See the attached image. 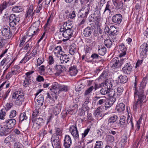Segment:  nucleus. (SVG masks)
Listing matches in <instances>:
<instances>
[{"instance_id":"1","label":"nucleus","mask_w":148,"mask_h":148,"mask_svg":"<svg viewBox=\"0 0 148 148\" xmlns=\"http://www.w3.org/2000/svg\"><path fill=\"white\" fill-rule=\"evenodd\" d=\"M136 78L135 79V82L134 84L133 90H134V95L135 96L138 95L144 94V89L146 85V82L145 79H143L142 82L140 83L139 86H137V81L136 80Z\"/></svg>"},{"instance_id":"2","label":"nucleus","mask_w":148,"mask_h":148,"mask_svg":"<svg viewBox=\"0 0 148 148\" xmlns=\"http://www.w3.org/2000/svg\"><path fill=\"white\" fill-rule=\"evenodd\" d=\"M134 97L135 99L138 98L137 101L134 103L133 105V110H136L140 106L141 107V104L145 102L146 96L144 94H142L138 95L136 96L134 95Z\"/></svg>"},{"instance_id":"3","label":"nucleus","mask_w":148,"mask_h":148,"mask_svg":"<svg viewBox=\"0 0 148 148\" xmlns=\"http://www.w3.org/2000/svg\"><path fill=\"white\" fill-rule=\"evenodd\" d=\"M39 22L37 21L34 23L29 27L27 32L28 36L32 37L34 35L37 34L39 31L38 28L39 25Z\"/></svg>"},{"instance_id":"4","label":"nucleus","mask_w":148,"mask_h":148,"mask_svg":"<svg viewBox=\"0 0 148 148\" xmlns=\"http://www.w3.org/2000/svg\"><path fill=\"white\" fill-rule=\"evenodd\" d=\"M20 21L19 18L16 16L14 14H11L9 17V22L10 27L13 28L12 29L15 30L16 27L15 26Z\"/></svg>"},{"instance_id":"5","label":"nucleus","mask_w":148,"mask_h":148,"mask_svg":"<svg viewBox=\"0 0 148 148\" xmlns=\"http://www.w3.org/2000/svg\"><path fill=\"white\" fill-rule=\"evenodd\" d=\"M16 122L15 119H10L6 120L2 122V124L5 127L6 130L8 132V130L14 127L16 124Z\"/></svg>"},{"instance_id":"6","label":"nucleus","mask_w":148,"mask_h":148,"mask_svg":"<svg viewBox=\"0 0 148 148\" xmlns=\"http://www.w3.org/2000/svg\"><path fill=\"white\" fill-rule=\"evenodd\" d=\"M60 34H62L63 37L66 38V40H68L71 38L73 33V30L66 29L64 28L61 27L60 29Z\"/></svg>"},{"instance_id":"7","label":"nucleus","mask_w":148,"mask_h":148,"mask_svg":"<svg viewBox=\"0 0 148 148\" xmlns=\"http://www.w3.org/2000/svg\"><path fill=\"white\" fill-rule=\"evenodd\" d=\"M2 35L7 39L10 38L12 34L10 31L9 27L6 26L2 27L1 29Z\"/></svg>"},{"instance_id":"8","label":"nucleus","mask_w":148,"mask_h":148,"mask_svg":"<svg viewBox=\"0 0 148 148\" xmlns=\"http://www.w3.org/2000/svg\"><path fill=\"white\" fill-rule=\"evenodd\" d=\"M51 141L54 148H61L60 140L59 137L56 135L52 136L51 138Z\"/></svg>"},{"instance_id":"9","label":"nucleus","mask_w":148,"mask_h":148,"mask_svg":"<svg viewBox=\"0 0 148 148\" xmlns=\"http://www.w3.org/2000/svg\"><path fill=\"white\" fill-rule=\"evenodd\" d=\"M69 131L75 140H77L79 139L78 131L76 125L75 126L73 125L71 126L69 128Z\"/></svg>"},{"instance_id":"10","label":"nucleus","mask_w":148,"mask_h":148,"mask_svg":"<svg viewBox=\"0 0 148 148\" xmlns=\"http://www.w3.org/2000/svg\"><path fill=\"white\" fill-rule=\"evenodd\" d=\"M122 15L119 14H116L114 15L112 17V21L116 24L119 25L121 22L122 20Z\"/></svg>"},{"instance_id":"11","label":"nucleus","mask_w":148,"mask_h":148,"mask_svg":"<svg viewBox=\"0 0 148 148\" xmlns=\"http://www.w3.org/2000/svg\"><path fill=\"white\" fill-rule=\"evenodd\" d=\"M90 8V5L89 4L87 5L83 8L80 13V16L81 18H83L86 17L88 14Z\"/></svg>"},{"instance_id":"12","label":"nucleus","mask_w":148,"mask_h":148,"mask_svg":"<svg viewBox=\"0 0 148 148\" xmlns=\"http://www.w3.org/2000/svg\"><path fill=\"white\" fill-rule=\"evenodd\" d=\"M60 84L57 82H54L53 83L51 88L50 89V90L54 92L56 94H58L60 92Z\"/></svg>"},{"instance_id":"13","label":"nucleus","mask_w":148,"mask_h":148,"mask_svg":"<svg viewBox=\"0 0 148 148\" xmlns=\"http://www.w3.org/2000/svg\"><path fill=\"white\" fill-rule=\"evenodd\" d=\"M148 51V42L144 43L140 47V53L141 55L144 56Z\"/></svg>"},{"instance_id":"14","label":"nucleus","mask_w":148,"mask_h":148,"mask_svg":"<svg viewBox=\"0 0 148 148\" xmlns=\"http://www.w3.org/2000/svg\"><path fill=\"white\" fill-rule=\"evenodd\" d=\"M126 48L123 44L120 45L119 47V56L120 58L125 56L126 54Z\"/></svg>"},{"instance_id":"15","label":"nucleus","mask_w":148,"mask_h":148,"mask_svg":"<svg viewBox=\"0 0 148 148\" xmlns=\"http://www.w3.org/2000/svg\"><path fill=\"white\" fill-rule=\"evenodd\" d=\"M64 146L65 148H69L71 145V137L68 135H66L64 140Z\"/></svg>"},{"instance_id":"16","label":"nucleus","mask_w":148,"mask_h":148,"mask_svg":"<svg viewBox=\"0 0 148 148\" xmlns=\"http://www.w3.org/2000/svg\"><path fill=\"white\" fill-rule=\"evenodd\" d=\"M113 7L110 1H108L106 4L103 14L106 15L110 14L111 12V9Z\"/></svg>"},{"instance_id":"17","label":"nucleus","mask_w":148,"mask_h":148,"mask_svg":"<svg viewBox=\"0 0 148 148\" xmlns=\"http://www.w3.org/2000/svg\"><path fill=\"white\" fill-rule=\"evenodd\" d=\"M54 67L56 74L58 75H59L65 69V67L62 65H56Z\"/></svg>"},{"instance_id":"18","label":"nucleus","mask_w":148,"mask_h":148,"mask_svg":"<svg viewBox=\"0 0 148 148\" xmlns=\"http://www.w3.org/2000/svg\"><path fill=\"white\" fill-rule=\"evenodd\" d=\"M132 67L129 63L125 64L122 68V70L124 73L127 74H130L132 71Z\"/></svg>"},{"instance_id":"19","label":"nucleus","mask_w":148,"mask_h":148,"mask_svg":"<svg viewBox=\"0 0 148 148\" xmlns=\"http://www.w3.org/2000/svg\"><path fill=\"white\" fill-rule=\"evenodd\" d=\"M60 57V60L62 63L65 64L68 62L70 58L69 57V55L62 53Z\"/></svg>"},{"instance_id":"20","label":"nucleus","mask_w":148,"mask_h":148,"mask_svg":"<svg viewBox=\"0 0 148 148\" xmlns=\"http://www.w3.org/2000/svg\"><path fill=\"white\" fill-rule=\"evenodd\" d=\"M33 7L32 5H30L28 9L26 11L25 14V17L26 18H32L33 15L35 12H33Z\"/></svg>"},{"instance_id":"21","label":"nucleus","mask_w":148,"mask_h":148,"mask_svg":"<svg viewBox=\"0 0 148 148\" xmlns=\"http://www.w3.org/2000/svg\"><path fill=\"white\" fill-rule=\"evenodd\" d=\"M24 97L23 95H20L18 96L15 101V103L18 106H20L23 102Z\"/></svg>"},{"instance_id":"22","label":"nucleus","mask_w":148,"mask_h":148,"mask_svg":"<svg viewBox=\"0 0 148 148\" xmlns=\"http://www.w3.org/2000/svg\"><path fill=\"white\" fill-rule=\"evenodd\" d=\"M77 72L78 70L76 66H71L69 68V73L71 76L75 75L77 74Z\"/></svg>"},{"instance_id":"23","label":"nucleus","mask_w":148,"mask_h":148,"mask_svg":"<svg viewBox=\"0 0 148 148\" xmlns=\"http://www.w3.org/2000/svg\"><path fill=\"white\" fill-rule=\"evenodd\" d=\"M116 98H110L105 103V106L106 108H108L111 106L115 101Z\"/></svg>"},{"instance_id":"24","label":"nucleus","mask_w":148,"mask_h":148,"mask_svg":"<svg viewBox=\"0 0 148 148\" xmlns=\"http://www.w3.org/2000/svg\"><path fill=\"white\" fill-rule=\"evenodd\" d=\"M93 30L90 27L86 28L83 32V35L85 37H87L90 36L92 34Z\"/></svg>"},{"instance_id":"25","label":"nucleus","mask_w":148,"mask_h":148,"mask_svg":"<svg viewBox=\"0 0 148 148\" xmlns=\"http://www.w3.org/2000/svg\"><path fill=\"white\" fill-rule=\"evenodd\" d=\"M85 86V85L83 82H79L75 87V89L77 92L83 89Z\"/></svg>"},{"instance_id":"26","label":"nucleus","mask_w":148,"mask_h":148,"mask_svg":"<svg viewBox=\"0 0 148 148\" xmlns=\"http://www.w3.org/2000/svg\"><path fill=\"white\" fill-rule=\"evenodd\" d=\"M32 43L31 39L30 38L23 46V49L25 50H27L28 49H30L32 47Z\"/></svg>"},{"instance_id":"27","label":"nucleus","mask_w":148,"mask_h":148,"mask_svg":"<svg viewBox=\"0 0 148 148\" xmlns=\"http://www.w3.org/2000/svg\"><path fill=\"white\" fill-rule=\"evenodd\" d=\"M119 63L118 58L117 57L111 60L110 63V65L112 68L116 67L118 66Z\"/></svg>"},{"instance_id":"28","label":"nucleus","mask_w":148,"mask_h":148,"mask_svg":"<svg viewBox=\"0 0 148 148\" xmlns=\"http://www.w3.org/2000/svg\"><path fill=\"white\" fill-rule=\"evenodd\" d=\"M101 89L100 90V93L102 95H105L108 94V91H110V89L106 87L103 84H101Z\"/></svg>"},{"instance_id":"29","label":"nucleus","mask_w":148,"mask_h":148,"mask_svg":"<svg viewBox=\"0 0 148 148\" xmlns=\"http://www.w3.org/2000/svg\"><path fill=\"white\" fill-rule=\"evenodd\" d=\"M125 109V104L123 103H121L117 105L116 109L119 112H121L124 110Z\"/></svg>"},{"instance_id":"30","label":"nucleus","mask_w":148,"mask_h":148,"mask_svg":"<svg viewBox=\"0 0 148 148\" xmlns=\"http://www.w3.org/2000/svg\"><path fill=\"white\" fill-rule=\"evenodd\" d=\"M95 99L96 101L98 100V101L97 103V104L99 105L102 104L106 101V99L103 97H101L96 96L95 98Z\"/></svg>"},{"instance_id":"31","label":"nucleus","mask_w":148,"mask_h":148,"mask_svg":"<svg viewBox=\"0 0 148 148\" xmlns=\"http://www.w3.org/2000/svg\"><path fill=\"white\" fill-rule=\"evenodd\" d=\"M54 53L56 56H58V55L62 54L63 52L62 50L61 47L59 46L55 47L53 50Z\"/></svg>"},{"instance_id":"32","label":"nucleus","mask_w":148,"mask_h":148,"mask_svg":"<svg viewBox=\"0 0 148 148\" xmlns=\"http://www.w3.org/2000/svg\"><path fill=\"white\" fill-rule=\"evenodd\" d=\"M118 32L114 26L110 27L109 35L115 36L117 34Z\"/></svg>"},{"instance_id":"33","label":"nucleus","mask_w":148,"mask_h":148,"mask_svg":"<svg viewBox=\"0 0 148 148\" xmlns=\"http://www.w3.org/2000/svg\"><path fill=\"white\" fill-rule=\"evenodd\" d=\"M42 91L41 89L38 90L36 94L35 98H37L36 100L43 101L44 100V97L43 95L40 94L37 96V95L40 93Z\"/></svg>"},{"instance_id":"34","label":"nucleus","mask_w":148,"mask_h":148,"mask_svg":"<svg viewBox=\"0 0 148 148\" xmlns=\"http://www.w3.org/2000/svg\"><path fill=\"white\" fill-rule=\"evenodd\" d=\"M77 51L76 46L75 44L72 45L69 47V52L71 55H73Z\"/></svg>"},{"instance_id":"35","label":"nucleus","mask_w":148,"mask_h":148,"mask_svg":"<svg viewBox=\"0 0 148 148\" xmlns=\"http://www.w3.org/2000/svg\"><path fill=\"white\" fill-rule=\"evenodd\" d=\"M8 132L7 131L5 127L2 126L1 125H0V135L1 136L7 135Z\"/></svg>"},{"instance_id":"36","label":"nucleus","mask_w":148,"mask_h":148,"mask_svg":"<svg viewBox=\"0 0 148 148\" xmlns=\"http://www.w3.org/2000/svg\"><path fill=\"white\" fill-rule=\"evenodd\" d=\"M12 60L11 58L9 57H7L4 59L1 62V64L2 66H3L5 64L6 65V66L8 64L10 63V62Z\"/></svg>"},{"instance_id":"37","label":"nucleus","mask_w":148,"mask_h":148,"mask_svg":"<svg viewBox=\"0 0 148 148\" xmlns=\"http://www.w3.org/2000/svg\"><path fill=\"white\" fill-rule=\"evenodd\" d=\"M101 83L103 84L105 86L107 87L109 89L111 88L112 86V82L110 79H107L104 83Z\"/></svg>"},{"instance_id":"38","label":"nucleus","mask_w":148,"mask_h":148,"mask_svg":"<svg viewBox=\"0 0 148 148\" xmlns=\"http://www.w3.org/2000/svg\"><path fill=\"white\" fill-rule=\"evenodd\" d=\"M32 83L31 79L25 77L24 80V82L23 83V86L27 87L29 86Z\"/></svg>"},{"instance_id":"39","label":"nucleus","mask_w":148,"mask_h":148,"mask_svg":"<svg viewBox=\"0 0 148 148\" xmlns=\"http://www.w3.org/2000/svg\"><path fill=\"white\" fill-rule=\"evenodd\" d=\"M28 36L27 35L24 36L20 39V43L19 45V47H22V48L23 47V46L24 45V43L25 42Z\"/></svg>"},{"instance_id":"40","label":"nucleus","mask_w":148,"mask_h":148,"mask_svg":"<svg viewBox=\"0 0 148 148\" xmlns=\"http://www.w3.org/2000/svg\"><path fill=\"white\" fill-rule=\"evenodd\" d=\"M63 28L66 29L73 30V26L72 24L70 23L69 22L68 23L67 22H64L63 24Z\"/></svg>"},{"instance_id":"41","label":"nucleus","mask_w":148,"mask_h":148,"mask_svg":"<svg viewBox=\"0 0 148 148\" xmlns=\"http://www.w3.org/2000/svg\"><path fill=\"white\" fill-rule=\"evenodd\" d=\"M108 95L110 98H115L117 97L116 96V91L114 89L110 90L108 91Z\"/></svg>"},{"instance_id":"42","label":"nucleus","mask_w":148,"mask_h":148,"mask_svg":"<svg viewBox=\"0 0 148 148\" xmlns=\"http://www.w3.org/2000/svg\"><path fill=\"white\" fill-rule=\"evenodd\" d=\"M106 52V47L103 46L99 47L98 52L101 55L103 56L105 54Z\"/></svg>"},{"instance_id":"43","label":"nucleus","mask_w":148,"mask_h":148,"mask_svg":"<svg viewBox=\"0 0 148 148\" xmlns=\"http://www.w3.org/2000/svg\"><path fill=\"white\" fill-rule=\"evenodd\" d=\"M114 5L117 9H122L123 8V3L122 1H118L115 2Z\"/></svg>"},{"instance_id":"44","label":"nucleus","mask_w":148,"mask_h":148,"mask_svg":"<svg viewBox=\"0 0 148 148\" xmlns=\"http://www.w3.org/2000/svg\"><path fill=\"white\" fill-rule=\"evenodd\" d=\"M20 70L19 66L16 65L12 69L11 71L14 75H16L18 74Z\"/></svg>"},{"instance_id":"45","label":"nucleus","mask_w":148,"mask_h":148,"mask_svg":"<svg viewBox=\"0 0 148 148\" xmlns=\"http://www.w3.org/2000/svg\"><path fill=\"white\" fill-rule=\"evenodd\" d=\"M123 91V88L121 86L117 87L116 91V96L118 97L121 95Z\"/></svg>"},{"instance_id":"46","label":"nucleus","mask_w":148,"mask_h":148,"mask_svg":"<svg viewBox=\"0 0 148 148\" xmlns=\"http://www.w3.org/2000/svg\"><path fill=\"white\" fill-rule=\"evenodd\" d=\"M86 111L88 112V111L86 108V107L84 106L82 107V108L79 109V110L78 114L80 116H82L84 115Z\"/></svg>"},{"instance_id":"47","label":"nucleus","mask_w":148,"mask_h":148,"mask_svg":"<svg viewBox=\"0 0 148 148\" xmlns=\"http://www.w3.org/2000/svg\"><path fill=\"white\" fill-rule=\"evenodd\" d=\"M43 101L36 100L35 102V106L36 108L39 109L40 107L43 105Z\"/></svg>"},{"instance_id":"48","label":"nucleus","mask_w":148,"mask_h":148,"mask_svg":"<svg viewBox=\"0 0 148 148\" xmlns=\"http://www.w3.org/2000/svg\"><path fill=\"white\" fill-rule=\"evenodd\" d=\"M32 121L33 122L37 123V124L40 125H41L43 123L42 119L40 118L34 119H32Z\"/></svg>"},{"instance_id":"49","label":"nucleus","mask_w":148,"mask_h":148,"mask_svg":"<svg viewBox=\"0 0 148 148\" xmlns=\"http://www.w3.org/2000/svg\"><path fill=\"white\" fill-rule=\"evenodd\" d=\"M119 78L120 79L121 83L122 84L125 83L127 81V78L126 76L121 75L119 77Z\"/></svg>"},{"instance_id":"50","label":"nucleus","mask_w":148,"mask_h":148,"mask_svg":"<svg viewBox=\"0 0 148 148\" xmlns=\"http://www.w3.org/2000/svg\"><path fill=\"white\" fill-rule=\"evenodd\" d=\"M23 10L21 6H16L12 8V10L15 12H21Z\"/></svg>"},{"instance_id":"51","label":"nucleus","mask_w":148,"mask_h":148,"mask_svg":"<svg viewBox=\"0 0 148 148\" xmlns=\"http://www.w3.org/2000/svg\"><path fill=\"white\" fill-rule=\"evenodd\" d=\"M103 144L102 141H97L95 144L94 148H103Z\"/></svg>"},{"instance_id":"52","label":"nucleus","mask_w":148,"mask_h":148,"mask_svg":"<svg viewBox=\"0 0 148 148\" xmlns=\"http://www.w3.org/2000/svg\"><path fill=\"white\" fill-rule=\"evenodd\" d=\"M104 44L108 48H110L112 45V42L111 40L106 39L104 41Z\"/></svg>"},{"instance_id":"53","label":"nucleus","mask_w":148,"mask_h":148,"mask_svg":"<svg viewBox=\"0 0 148 148\" xmlns=\"http://www.w3.org/2000/svg\"><path fill=\"white\" fill-rule=\"evenodd\" d=\"M17 114V113L15 110H12L10 112L9 117L11 119H13L14 118Z\"/></svg>"},{"instance_id":"54","label":"nucleus","mask_w":148,"mask_h":148,"mask_svg":"<svg viewBox=\"0 0 148 148\" xmlns=\"http://www.w3.org/2000/svg\"><path fill=\"white\" fill-rule=\"evenodd\" d=\"M27 117L26 116L25 112H23L21 113L19 117L20 121H22L24 120H26Z\"/></svg>"},{"instance_id":"55","label":"nucleus","mask_w":148,"mask_h":148,"mask_svg":"<svg viewBox=\"0 0 148 148\" xmlns=\"http://www.w3.org/2000/svg\"><path fill=\"white\" fill-rule=\"evenodd\" d=\"M126 117L123 116H121L120 119V123L121 125H125L126 123Z\"/></svg>"},{"instance_id":"56","label":"nucleus","mask_w":148,"mask_h":148,"mask_svg":"<svg viewBox=\"0 0 148 148\" xmlns=\"http://www.w3.org/2000/svg\"><path fill=\"white\" fill-rule=\"evenodd\" d=\"M94 89V87L93 86H91L88 88L85 91V92L84 93V95L85 96H87L88 95H89L90 93L92 90Z\"/></svg>"},{"instance_id":"57","label":"nucleus","mask_w":148,"mask_h":148,"mask_svg":"<svg viewBox=\"0 0 148 148\" xmlns=\"http://www.w3.org/2000/svg\"><path fill=\"white\" fill-rule=\"evenodd\" d=\"M62 134V130L61 128H57L56 129V133L54 134L52 136H57L59 137V136H61Z\"/></svg>"},{"instance_id":"58","label":"nucleus","mask_w":148,"mask_h":148,"mask_svg":"<svg viewBox=\"0 0 148 148\" xmlns=\"http://www.w3.org/2000/svg\"><path fill=\"white\" fill-rule=\"evenodd\" d=\"M60 91H67L68 90V88L67 86L64 85H60Z\"/></svg>"},{"instance_id":"59","label":"nucleus","mask_w":148,"mask_h":148,"mask_svg":"<svg viewBox=\"0 0 148 148\" xmlns=\"http://www.w3.org/2000/svg\"><path fill=\"white\" fill-rule=\"evenodd\" d=\"M108 73L107 72L104 71L100 75L99 77L100 78L103 80H105L106 79L108 75Z\"/></svg>"},{"instance_id":"60","label":"nucleus","mask_w":148,"mask_h":148,"mask_svg":"<svg viewBox=\"0 0 148 148\" xmlns=\"http://www.w3.org/2000/svg\"><path fill=\"white\" fill-rule=\"evenodd\" d=\"M33 122V129L35 131H36L38 130L39 129V128L40 127L41 125L37 124V123H35L34 122Z\"/></svg>"},{"instance_id":"61","label":"nucleus","mask_w":148,"mask_h":148,"mask_svg":"<svg viewBox=\"0 0 148 148\" xmlns=\"http://www.w3.org/2000/svg\"><path fill=\"white\" fill-rule=\"evenodd\" d=\"M47 132L46 130L45 129L42 130H41L39 136L40 138L42 139L45 135L47 134Z\"/></svg>"},{"instance_id":"62","label":"nucleus","mask_w":148,"mask_h":148,"mask_svg":"<svg viewBox=\"0 0 148 148\" xmlns=\"http://www.w3.org/2000/svg\"><path fill=\"white\" fill-rule=\"evenodd\" d=\"M13 104L12 103H7L5 106V109L7 111L9 110L12 107Z\"/></svg>"},{"instance_id":"63","label":"nucleus","mask_w":148,"mask_h":148,"mask_svg":"<svg viewBox=\"0 0 148 148\" xmlns=\"http://www.w3.org/2000/svg\"><path fill=\"white\" fill-rule=\"evenodd\" d=\"M90 129L89 128H87V129H86L84 132V133L82 134V140H84V138L87 135L88 133L89 132Z\"/></svg>"},{"instance_id":"64","label":"nucleus","mask_w":148,"mask_h":148,"mask_svg":"<svg viewBox=\"0 0 148 148\" xmlns=\"http://www.w3.org/2000/svg\"><path fill=\"white\" fill-rule=\"evenodd\" d=\"M106 138L107 141L108 142H113L114 140V137L110 135H107Z\"/></svg>"}]
</instances>
